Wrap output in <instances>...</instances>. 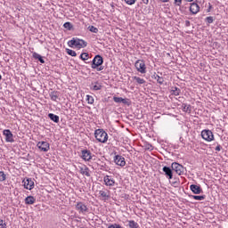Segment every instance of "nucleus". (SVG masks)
<instances>
[{
    "instance_id": "nucleus-37",
    "label": "nucleus",
    "mask_w": 228,
    "mask_h": 228,
    "mask_svg": "<svg viewBox=\"0 0 228 228\" xmlns=\"http://www.w3.org/2000/svg\"><path fill=\"white\" fill-rule=\"evenodd\" d=\"M99 194L101 195V197H102L103 199H108L110 197V195L108 194V192L104 191H100Z\"/></svg>"
},
{
    "instance_id": "nucleus-28",
    "label": "nucleus",
    "mask_w": 228,
    "mask_h": 228,
    "mask_svg": "<svg viewBox=\"0 0 228 228\" xmlns=\"http://www.w3.org/2000/svg\"><path fill=\"white\" fill-rule=\"evenodd\" d=\"M128 227H130V228H139L140 225L138 224V223H136V221L130 220V221H128Z\"/></svg>"
},
{
    "instance_id": "nucleus-40",
    "label": "nucleus",
    "mask_w": 228,
    "mask_h": 228,
    "mask_svg": "<svg viewBox=\"0 0 228 228\" xmlns=\"http://www.w3.org/2000/svg\"><path fill=\"white\" fill-rule=\"evenodd\" d=\"M215 145H216V152H220V151H222V145H220V143L218 142H216Z\"/></svg>"
},
{
    "instance_id": "nucleus-7",
    "label": "nucleus",
    "mask_w": 228,
    "mask_h": 228,
    "mask_svg": "<svg viewBox=\"0 0 228 228\" xmlns=\"http://www.w3.org/2000/svg\"><path fill=\"white\" fill-rule=\"evenodd\" d=\"M201 137L203 140H206V142H213L215 140V135L211 130H203L201 132Z\"/></svg>"
},
{
    "instance_id": "nucleus-21",
    "label": "nucleus",
    "mask_w": 228,
    "mask_h": 228,
    "mask_svg": "<svg viewBox=\"0 0 228 228\" xmlns=\"http://www.w3.org/2000/svg\"><path fill=\"white\" fill-rule=\"evenodd\" d=\"M48 118H50V120H52L55 124H58V122H60V116L53 114V113L48 114Z\"/></svg>"
},
{
    "instance_id": "nucleus-29",
    "label": "nucleus",
    "mask_w": 228,
    "mask_h": 228,
    "mask_svg": "<svg viewBox=\"0 0 228 228\" xmlns=\"http://www.w3.org/2000/svg\"><path fill=\"white\" fill-rule=\"evenodd\" d=\"M63 28H65V29H68V31H72L74 26L72 25V23L67 21L63 24Z\"/></svg>"
},
{
    "instance_id": "nucleus-5",
    "label": "nucleus",
    "mask_w": 228,
    "mask_h": 228,
    "mask_svg": "<svg viewBox=\"0 0 228 228\" xmlns=\"http://www.w3.org/2000/svg\"><path fill=\"white\" fill-rule=\"evenodd\" d=\"M102 63H104V59L101 55L97 54L94 57L91 62V68L97 69V67H101Z\"/></svg>"
},
{
    "instance_id": "nucleus-6",
    "label": "nucleus",
    "mask_w": 228,
    "mask_h": 228,
    "mask_svg": "<svg viewBox=\"0 0 228 228\" xmlns=\"http://www.w3.org/2000/svg\"><path fill=\"white\" fill-rule=\"evenodd\" d=\"M37 147L41 152H49V151L51 150V144H49V142L45 141L38 142L37 143Z\"/></svg>"
},
{
    "instance_id": "nucleus-51",
    "label": "nucleus",
    "mask_w": 228,
    "mask_h": 228,
    "mask_svg": "<svg viewBox=\"0 0 228 228\" xmlns=\"http://www.w3.org/2000/svg\"><path fill=\"white\" fill-rule=\"evenodd\" d=\"M1 79H3V77L0 75V81H1Z\"/></svg>"
},
{
    "instance_id": "nucleus-17",
    "label": "nucleus",
    "mask_w": 228,
    "mask_h": 228,
    "mask_svg": "<svg viewBox=\"0 0 228 228\" xmlns=\"http://www.w3.org/2000/svg\"><path fill=\"white\" fill-rule=\"evenodd\" d=\"M190 190L195 195H200V193H202V188L200 187V185L191 184L190 185Z\"/></svg>"
},
{
    "instance_id": "nucleus-30",
    "label": "nucleus",
    "mask_w": 228,
    "mask_h": 228,
    "mask_svg": "<svg viewBox=\"0 0 228 228\" xmlns=\"http://www.w3.org/2000/svg\"><path fill=\"white\" fill-rule=\"evenodd\" d=\"M79 58L82 60V61H86V60L90 58V54L88 53H82Z\"/></svg>"
},
{
    "instance_id": "nucleus-32",
    "label": "nucleus",
    "mask_w": 228,
    "mask_h": 228,
    "mask_svg": "<svg viewBox=\"0 0 228 228\" xmlns=\"http://www.w3.org/2000/svg\"><path fill=\"white\" fill-rule=\"evenodd\" d=\"M89 31H91V33H99V28H97L96 27L91 25L88 27Z\"/></svg>"
},
{
    "instance_id": "nucleus-15",
    "label": "nucleus",
    "mask_w": 228,
    "mask_h": 228,
    "mask_svg": "<svg viewBox=\"0 0 228 228\" xmlns=\"http://www.w3.org/2000/svg\"><path fill=\"white\" fill-rule=\"evenodd\" d=\"M60 95H61V93H60V91H52L49 93L51 101H53L54 102L61 101Z\"/></svg>"
},
{
    "instance_id": "nucleus-20",
    "label": "nucleus",
    "mask_w": 228,
    "mask_h": 228,
    "mask_svg": "<svg viewBox=\"0 0 228 228\" xmlns=\"http://www.w3.org/2000/svg\"><path fill=\"white\" fill-rule=\"evenodd\" d=\"M91 90H93L94 92H97L99 90H102V86L101 85V83H99L98 81L96 82H93L90 86Z\"/></svg>"
},
{
    "instance_id": "nucleus-41",
    "label": "nucleus",
    "mask_w": 228,
    "mask_h": 228,
    "mask_svg": "<svg viewBox=\"0 0 228 228\" xmlns=\"http://www.w3.org/2000/svg\"><path fill=\"white\" fill-rule=\"evenodd\" d=\"M125 3L129 5L134 4L136 3V0H125Z\"/></svg>"
},
{
    "instance_id": "nucleus-27",
    "label": "nucleus",
    "mask_w": 228,
    "mask_h": 228,
    "mask_svg": "<svg viewBox=\"0 0 228 228\" xmlns=\"http://www.w3.org/2000/svg\"><path fill=\"white\" fill-rule=\"evenodd\" d=\"M180 94H181V89L180 88H178L176 86L172 87V89H171V95L177 96V95H180Z\"/></svg>"
},
{
    "instance_id": "nucleus-35",
    "label": "nucleus",
    "mask_w": 228,
    "mask_h": 228,
    "mask_svg": "<svg viewBox=\"0 0 228 228\" xmlns=\"http://www.w3.org/2000/svg\"><path fill=\"white\" fill-rule=\"evenodd\" d=\"M205 21L208 24H213V22H215V19L213 18V16H208L205 19Z\"/></svg>"
},
{
    "instance_id": "nucleus-4",
    "label": "nucleus",
    "mask_w": 228,
    "mask_h": 228,
    "mask_svg": "<svg viewBox=\"0 0 228 228\" xmlns=\"http://www.w3.org/2000/svg\"><path fill=\"white\" fill-rule=\"evenodd\" d=\"M171 168L174 172H175V174H177L178 175H184V167L177 162H173L171 164Z\"/></svg>"
},
{
    "instance_id": "nucleus-46",
    "label": "nucleus",
    "mask_w": 228,
    "mask_h": 228,
    "mask_svg": "<svg viewBox=\"0 0 228 228\" xmlns=\"http://www.w3.org/2000/svg\"><path fill=\"white\" fill-rule=\"evenodd\" d=\"M143 4H149V0H142Z\"/></svg>"
},
{
    "instance_id": "nucleus-49",
    "label": "nucleus",
    "mask_w": 228,
    "mask_h": 228,
    "mask_svg": "<svg viewBox=\"0 0 228 228\" xmlns=\"http://www.w3.org/2000/svg\"><path fill=\"white\" fill-rule=\"evenodd\" d=\"M210 10H211V5H209L208 12H209Z\"/></svg>"
},
{
    "instance_id": "nucleus-12",
    "label": "nucleus",
    "mask_w": 228,
    "mask_h": 228,
    "mask_svg": "<svg viewBox=\"0 0 228 228\" xmlns=\"http://www.w3.org/2000/svg\"><path fill=\"white\" fill-rule=\"evenodd\" d=\"M114 163L118 167H126V159L122 155H116L114 157Z\"/></svg>"
},
{
    "instance_id": "nucleus-48",
    "label": "nucleus",
    "mask_w": 228,
    "mask_h": 228,
    "mask_svg": "<svg viewBox=\"0 0 228 228\" xmlns=\"http://www.w3.org/2000/svg\"><path fill=\"white\" fill-rule=\"evenodd\" d=\"M173 184H176V185H178V184H179V182L175 181V182H173Z\"/></svg>"
},
{
    "instance_id": "nucleus-34",
    "label": "nucleus",
    "mask_w": 228,
    "mask_h": 228,
    "mask_svg": "<svg viewBox=\"0 0 228 228\" xmlns=\"http://www.w3.org/2000/svg\"><path fill=\"white\" fill-rule=\"evenodd\" d=\"M4 181H6V174H4V171H0V183Z\"/></svg>"
},
{
    "instance_id": "nucleus-9",
    "label": "nucleus",
    "mask_w": 228,
    "mask_h": 228,
    "mask_svg": "<svg viewBox=\"0 0 228 228\" xmlns=\"http://www.w3.org/2000/svg\"><path fill=\"white\" fill-rule=\"evenodd\" d=\"M113 101L117 104H125V106H131V100L128 98L113 96Z\"/></svg>"
},
{
    "instance_id": "nucleus-39",
    "label": "nucleus",
    "mask_w": 228,
    "mask_h": 228,
    "mask_svg": "<svg viewBox=\"0 0 228 228\" xmlns=\"http://www.w3.org/2000/svg\"><path fill=\"white\" fill-rule=\"evenodd\" d=\"M94 69L97 70V72H101L102 70H104V66L100 65L97 68H93Z\"/></svg>"
},
{
    "instance_id": "nucleus-31",
    "label": "nucleus",
    "mask_w": 228,
    "mask_h": 228,
    "mask_svg": "<svg viewBox=\"0 0 228 228\" xmlns=\"http://www.w3.org/2000/svg\"><path fill=\"white\" fill-rule=\"evenodd\" d=\"M191 199H194V200H204L206 199V195L197 196V195H190Z\"/></svg>"
},
{
    "instance_id": "nucleus-44",
    "label": "nucleus",
    "mask_w": 228,
    "mask_h": 228,
    "mask_svg": "<svg viewBox=\"0 0 228 228\" xmlns=\"http://www.w3.org/2000/svg\"><path fill=\"white\" fill-rule=\"evenodd\" d=\"M182 3H183V0H175V6H181Z\"/></svg>"
},
{
    "instance_id": "nucleus-23",
    "label": "nucleus",
    "mask_w": 228,
    "mask_h": 228,
    "mask_svg": "<svg viewBox=\"0 0 228 228\" xmlns=\"http://www.w3.org/2000/svg\"><path fill=\"white\" fill-rule=\"evenodd\" d=\"M32 57L34 60H38L41 63H45V61L42 57V55L38 54L37 52L32 53Z\"/></svg>"
},
{
    "instance_id": "nucleus-3",
    "label": "nucleus",
    "mask_w": 228,
    "mask_h": 228,
    "mask_svg": "<svg viewBox=\"0 0 228 228\" xmlns=\"http://www.w3.org/2000/svg\"><path fill=\"white\" fill-rule=\"evenodd\" d=\"M134 67L141 74H147V66L145 65V61L137 60L134 63Z\"/></svg>"
},
{
    "instance_id": "nucleus-18",
    "label": "nucleus",
    "mask_w": 228,
    "mask_h": 228,
    "mask_svg": "<svg viewBox=\"0 0 228 228\" xmlns=\"http://www.w3.org/2000/svg\"><path fill=\"white\" fill-rule=\"evenodd\" d=\"M79 173L82 175H86V177H90V168L86 167V165H83L82 167H79Z\"/></svg>"
},
{
    "instance_id": "nucleus-1",
    "label": "nucleus",
    "mask_w": 228,
    "mask_h": 228,
    "mask_svg": "<svg viewBox=\"0 0 228 228\" xmlns=\"http://www.w3.org/2000/svg\"><path fill=\"white\" fill-rule=\"evenodd\" d=\"M69 47H76L77 49H85L88 43L83 39L73 37L71 40L68 42Z\"/></svg>"
},
{
    "instance_id": "nucleus-45",
    "label": "nucleus",
    "mask_w": 228,
    "mask_h": 228,
    "mask_svg": "<svg viewBox=\"0 0 228 228\" xmlns=\"http://www.w3.org/2000/svg\"><path fill=\"white\" fill-rule=\"evenodd\" d=\"M190 26H191V22H190V20H185V27L190 28Z\"/></svg>"
},
{
    "instance_id": "nucleus-8",
    "label": "nucleus",
    "mask_w": 228,
    "mask_h": 228,
    "mask_svg": "<svg viewBox=\"0 0 228 228\" xmlns=\"http://www.w3.org/2000/svg\"><path fill=\"white\" fill-rule=\"evenodd\" d=\"M81 158L84 161H92L93 158H95V155L92 154V151L89 150H82Z\"/></svg>"
},
{
    "instance_id": "nucleus-36",
    "label": "nucleus",
    "mask_w": 228,
    "mask_h": 228,
    "mask_svg": "<svg viewBox=\"0 0 228 228\" xmlns=\"http://www.w3.org/2000/svg\"><path fill=\"white\" fill-rule=\"evenodd\" d=\"M86 102H87L88 104H94V97L87 94L86 95Z\"/></svg>"
},
{
    "instance_id": "nucleus-14",
    "label": "nucleus",
    "mask_w": 228,
    "mask_h": 228,
    "mask_svg": "<svg viewBox=\"0 0 228 228\" xmlns=\"http://www.w3.org/2000/svg\"><path fill=\"white\" fill-rule=\"evenodd\" d=\"M162 171L164 172L166 177H167V179H174V171L172 168L165 166L162 168Z\"/></svg>"
},
{
    "instance_id": "nucleus-19",
    "label": "nucleus",
    "mask_w": 228,
    "mask_h": 228,
    "mask_svg": "<svg viewBox=\"0 0 228 228\" xmlns=\"http://www.w3.org/2000/svg\"><path fill=\"white\" fill-rule=\"evenodd\" d=\"M103 181L106 186H115V180L111 178L110 175H105L103 177Z\"/></svg>"
},
{
    "instance_id": "nucleus-16",
    "label": "nucleus",
    "mask_w": 228,
    "mask_h": 228,
    "mask_svg": "<svg viewBox=\"0 0 228 228\" xmlns=\"http://www.w3.org/2000/svg\"><path fill=\"white\" fill-rule=\"evenodd\" d=\"M189 10L191 15H197V12H200V6H199L197 3H191L189 7Z\"/></svg>"
},
{
    "instance_id": "nucleus-43",
    "label": "nucleus",
    "mask_w": 228,
    "mask_h": 228,
    "mask_svg": "<svg viewBox=\"0 0 228 228\" xmlns=\"http://www.w3.org/2000/svg\"><path fill=\"white\" fill-rule=\"evenodd\" d=\"M108 228H122V226H120V224H113L109 225Z\"/></svg>"
},
{
    "instance_id": "nucleus-2",
    "label": "nucleus",
    "mask_w": 228,
    "mask_h": 228,
    "mask_svg": "<svg viewBox=\"0 0 228 228\" xmlns=\"http://www.w3.org/2000/svg\"><path fill=\"white\" fill-rule=\"evenodd\" d=\"M94 136L97 142L100 143H106L108 142V133L104 129H96L94 132Z\"/></svg>"
},
{
    "instance_id": "nucleus-22",
    "label": "nucleus",
    "mask_w": 228,
    "mask_h": 228,
    "mask_svg": "<svg viewBox=\"0 0 228 228\" xmlns=\"http://www.w3.org/2000/svg\"><path fill=\"white\" fill-rule=\"evenodd\" d=\"M35 202H37V199H35L33 196H28L25 199V204H28V206L33 205Z\"/></svg>"
},
{
    "instance_id": "nucleus-50",
    "label": "nucleus",
    "mask_w": 228,
    "mask_h": 228,
    "mask_svg": "<svg viewBox=\"0 0 228 228\" xmlns=\"http://www.w3.org/2000/svg\"><path fill=\"white\" fill-rule=\"evenodd\" d=\"M189 3H191V1H193V0H187Z\"/></svg>"
},
{
    "instance_id": "nucleus-38",
    "label": "nucleus",
    "mask_w": 228,
    "mask_h": 228,
    "mask_svg": "<svg viewBox=\"0 0 228 228\" xmlns=\"http://www.w3.org/2000/svg\"><path fill=\"white\" fill-rule=\"evenodd\" d=\"M180 6V12H181V13H185L186 12V10H187V8H186V6H184V5H179Z\"/></svg>"
},
{
    "instance_id": "nucleus-11",
    "label": "nucleus",
    "mask_w": 228,
    "mask_h": 228,
    "mask_svg": "<svg viewBox=\"0 0 228 228\" xmlns=\"http://www.w3.org/2000/svg\"><path fill=\"white\" fill-rule=\"evenodd\" d=\"M22 183L25 190H33V188H35V182L31 178H25Z\"/></svg>"
},
{
    "instance_id": "nucleus-47",
    "label": "nucleus",
    "mask_w": 228,
    "mask_h": 228,
    "mask_svg": "<svg viewBox=\"0 0 228 228\" xmlns=\"http://www.w3.org/2000/svg\"><path fill=\"white\" fill-rule=\"evenodd\" d=\"M159 1H161V3H168V1L170 0H159Z\"/></svg>"
},
{
    "instance_id": "nucleus-10",
    "label": "nucleus",
    "mask_w": 228,
    "mask_h": 228,
    "mask_svg": "<svg viewBox=\"0 0 228 228\" xmlns=\"http://www.w3.org/2000/svg\"><path fill=\"white\" fill-rule=\"evenodd\" d=\"M3 134L5 136V142L8 143H13V142H15V139H13V134L10 129L4 130Z\"/></svg>"
},
{
    "instance_id": "nucleus-25",
    "label": "nucleus",
    "mask_w": 228,
    "mask_h": 228,
    "mask_svg": "<svg viewBox=\"0 0 228 228\" xmlns=\"http://www.w3.org/2000/svg\"><path fill=\"white\" fill-rule=\"evenodd\" d=\"M153 79H156L159 85H163V83H165V78H163V77H159L158 74L153 75Z\"/></svg>"
},
{
    "instance_id": "nucleus-33",
    "label": "nucleus",
    "mask_w": 228,
    "mask_h": 228,
    "mask_svg": "<svg viewBox=\"0 0 228 228\" xmlns=\"http://www.w3.org/2000/svg\"><path fill=\"white\" fill-rule=\"evenodd\" d=\"M66 53H67L69 56H73V57L77 56V53H76V51H74V50L66 49Z\"/></svg>"
},
{
    "instance_id": "nucleus-26",
    "label": "nucleus",
    "mask_w": 228,
    "mask_h": 228,
    "mask_svg": "<svg viewBox=\"0 0 228 228\" xmlns=\"http://www.w3.org/2000/svg\"><path fill=\"white\" fill-rule=\"evenodd\" d=\"M133 79H134V81H135V83L137 85H145V83H146L145 79H143L140 77H136V76L133 77Z\"/></svg>"
},
{
    "instance_id": "nucleus-13",
    "label": "nucleus",
    "mask_w": 228,
    "mask_h": 228,
    "mask_svg": "<svg viewBox=\"0 0 228 228\" xmlns=\"http://www.w3.org/2000/svg\"><path fill=\"white\" fill-rule=\"evenodd\" d=\"M76 209L78 211V213H88V207L85 205L83 202H77L76 205Z\"/></svg>"
},
{
    "instance_id": "nucleus-42",
    "label": "nucleus",
    "mask_w": 228,
    "mask_h": 228,
    "mask_svg": "<svg viewBox=\"0 0 228 228\" xmlns=\"http://www.w3.org/2000/svg\"><path fill=\"white\" fill-rule=\"evenodd\" d=\"M0 228H7L6 222H4L3 219H0Z\"/></svg>"
},
{
    "instance_id": "nucleus-24",
    "label": "nucleus",
    "mask_w": 228,
    "mask_h": 228,
    "mask_svg": "<svg viewBox=\"0 0 228 228\" xmlns=\"http://www.w3.org/2000/svg\"><path fill=\"white\" fill-rule=\"evenodd\" d=\"M182 109L185 113H191V105L190 104L183 103Z\"/></svg>"
}]
</instances>
